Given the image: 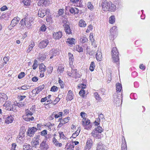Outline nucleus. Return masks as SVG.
Here are the masks:
<instances>
[{
  "mask_svg": "<svg viewBox=\"0 0 150 150\" xmlns=\"http://www.w3.org/2000/svg\"><path fill=\"white\" fill-rule=\"evenodd\" d=\"M111 54L112 59V62L117 64H119V53L117 48L113 47L111 51Z\"/></svg>",
  "mask_w": 150,
  "mask_h": 150,
  "instance_id": "obj_1",
  "label": "nucleus"
},
{
  "mask_svg": "<svg viewBox=\"0 0 150 150\" xmlns=\"http://www.w3.org/2000/svg\"><path fill=\"white\" fill-rule=\"evenodd\" d=\"M120 97H121V96H118L116 94L114 95L113 101L116 106H119L122 104L121 102L122 100H121V99L120 98Z\"/></svg>",
  "mask_w": 150,
  "mask_h": 150,
  "instance_id": "obj_2",
  "label": "nucleus"
},
{
  "mask_svg": "<svg viewBox=\"0 0 150 150\" xmlns=\"http://www.w3.org/2000/svg\"><path fill=\"white\" fill-rule=\"evenodd\" d=\"M38 129L35 127H30L26 132L27 134L30 137H33Z\"/></svg>",
  "mask_w": 150,
  "mask_h": 150,
  "instance_id": "obj_3",
  "label": "nucleus"
},
{
  "mask_svg": "<svg viewBox=\"0 0 150 150\" xmlns=\"http://www.w3.org/2000/svg\"><path fill=\"white\" fill-rule=\"evenodd\" d=\"M111 2H108L107 0H103L101 6L102 7L103 10L104 11H108L109 7L111 5Z\"/></svg>",
  "mask_w": 150,
  "mask_h": 150,
  "instance_id": "obj_4",
  "label": "nucleus"
},
{
  "mask_svg": "<svg viewBox=\"0 0 150 150\" xmlns=\"http://www.w3.org/2000/svg\"><path fill=\"white\" fill-rule=\"evenodd\" d=\"M34 20V19L33 18L31 17H30L29 18L26 17L25 27H26L28 29H30L31 28V26L33 24Z\"/></svg>",
  "mask_w": 150,
  "mask_h": 150,
  "instance_id": "obj_5",
  "label": "nucleus"
},
{
  "mask_svg": "<svg viewBox=\"0 0 150 150\" xmlns=\"http://www.w3.org/2000/svg\"><path fill=\"white\" fill-rule=\"evenodd\" d=\"M49 43V41L48 39H45L41 41L39 45V47L40 49H44L46 47Z\"/></svg>",
  "mask_w": 150,
  "mask_h": 150,
  "instance_id": "obj_6",
  "label": "nucleus"
},
{
  "mask_svg": "<svg viewBox=\"0 0 150 150\" xmlns=\"http://www.w3.org/2000/svg\"><path fill=\"white\" fill-rule=\"evenodd\" d=\"M64 23L63 25L64 28V30L67 34H68L69 35L71 34V30L70 29V27L69 25L67 24V22L66 21H64Z\"/></svg>",
  "mask_w": 150,
  "mask_h": 150,
  "instance_id": "obj_7",
  "label": "nucleus"
},
{
  "mask_svg": "<svg viewBox=\"0 0 150 150\" xmlns=\"http://www.w3.org/2000/svg\"><path fill=\"white\" fill-rule=\"evenodd\" d=\"M77 70L76 69H71V75L69 74V76L76 79L77 78H80L81 75L77 72Z\"/></svg>",
  "mask_w": 150,
  "mask_h": 150,
  "instance_id": "obj_8",
  "label": "nucleus"
},
{
  "mask_svg": "<svg viewBox=\"0 0 150 150\" xmlns=\"http://www.w3.org/2000/svg\"><path fill=\"white\" fill-rule=\"evenodd\" d=\"M3 118L5 119V123L7 124L11 123L14 120L13 118L11 115H4L3 116Z\"/></svg>",
  "mask_w": 150,
  "mask_h": 150,
  "instance_id": "obj_9",
  "label": "nucleus"
},
{
  "mask_svg": "<svg viewBox=\"0 0 150 150\" xmlns=\"http://www.w3.org/2000/svg\"><path fill=\"white\" fill-rule=\"evenodd\" d=\"M62 33L59 31L56 32H54L52 37L55 40H59L62 37Z\"/></svg>",
  "mask_w": 150,
  "mask_h": 150,
  "instance_id": "obj_10",
  "label": "nucleus"
},
{
  "mask_svg": "<svg viewBox=\"0 0 150 150\" xmlns=\"http://www.w3.org/2000/svg\"><path fill=\"white\" fill-rule=\"evenodd\" d=\"M6 106V109L9 111H13V112L16 111V107L15 105H13L12 104H6V105H4Z\"/></svg>",
  "mask_w": 150,
  "mask_h": 150,
  "instance_id": "obj_11",
  "label": "nucleus"
},
{
  "mask_svg": "<svg viewBox=\"0 0 150 150\" xmlns=\"http://www.w3.org/2000/svg\"><path fill=\"white\" fill-rule=\"evenodd\" d=\"M46 142V141H43L40 144V148L41 150H47L48 149V145Z\"/></svg>",
  "mask_w": 150,
  "mask_h": 150,
  "instance_id": "obj_12",
  "label": "nucleus"
},
{
  "mask_svg": "<svg viewBox=\"0 0 150 150\" xmlns=\"http://www.w3.org/2000/svg\"><path fill=\"white\" fill-rule=\"evenodd\" d=\"M69 11L72 14H75L78 13L79 11V10L75 7L73 8L71 7H69Z\"/></svg>",
  "mask_w": 150,
  "mask_h": 150,
  "instance_id": "obj_13",
  "label": "nucleus"
},
{
  "mask_svg": "<svg viewBox=\"0 0 150 150\" xmlns=\"http://www.w3.org/2000/svg\"><path fill=\"white\" fill-rule=\"evenodd\" d=\"M20 18L17 17L14 18L11 21V25H12V28L14 27L18 23Z\"/></svg>",
  "mask_w": 150,
  "mask_h": 150,
  "instance_id": "obj_14",
  "label": "nucleus"
},
{
  "mask_svg": "<svg viewBox=\"0 0 150 150\" xmlns=\"http://www.w3.org/2000/svg\"><path fill=\"white\" fill-rule=\"evenodd\" d=\"M74 98V95L71 90H69L68 91L67 96V97L66 100H71Z\"/></svg>",
  "mask_w": 150,
  "mask_h": 150,
  "instance_id": "obj_15",
  "label": "nucleus"
},
{
  "mask_svg": "<svg viewBox=\"0 0 150 150\" xmlns=\"http://www.w3.org/2000/svg\"><path fill=\"white\" fill-rule=\"evenodd\" d=\"M105 146L101 142H100L97 144L96 150H106L105 149Z\"/></svg>",
  "mask_w": 150,
  "mask_h": 150,
  "instance_id": "obj_16",
  "label": "nucleus"
},
{
  "mask_svg": "<svg viewBox=\"0 0 150 150\" xmlns=\"http://www.w3.org/2000/svg\"><path fill=\"white\" fill-rule=\"evenodd\" d=\"M68 55L69 57V64L70 65H71L73 64L74 60L73 55L71 52H69Z\"/></svg>",
  "mask_w": 150,
  "mask_h": 150,
  "instance_id": "obj_17",
  "label": "nucleus"
},
{
  "mask_svg": "<svg viewBox=\"0 0 150 150\" xmlns=\"http://www.w3.org/2000/svg\"><path fill=\"white\" fill-rule=\"evenodd\" d=\"M122 89V85L121 83H118L116 84V90L117 95H120V94H118V93H120Z\"/></svg>",
  "mask_w": 150,
  "mask_h": 150,
  "instance_id": "obj_18",
  "label": "nucleus"
},
{
  "mask_svg": "<svg viewBox=\"0 0 150 150\" xmlns=\"http://www.w3.org/2000/svg\"><path fill=\"white\" fill-rule=\"evenodd\" d=\"M66 42L70 45H74L76 42L75 39L73 38H69L67 39Z\"/></svg>",
  "mask_w": 150,
  "mask_h": 150,
  "instance_id": "obj_19",
  "label": "nucleus"
},
{
  "mask_svg": "<svg viewBox=\"0 0 150 150\" xmlns=\"http://www.w3.org/2000/svg\"><path fill=\"white\" fill-rule=\"evenodd\" d=\"M93 142L91 139H88L86 143V146L88 149H91L92 145Z\"/></svg>",
  "mask_w": 150,
  "mask_h": 150,
  "instance_id": "obj_20",
  "label": "nucleus"
},
{
  "mask_svg": "<svg viewBox=\"0 0 150 150\" xmlns=\"http://www.w3.org/2000/svg\"><path fill=\"white\" fill-rule=\"evenodd\" d=\"M39 69L41 72H44L46 69V67L43 63H41L39 65Z\"/></svg>",
  "mask_w": 150,
  "mask_h": 150,
  "instance_id": "obj_21",
  "label": "nucleus"
},
{
  "mask_svg": "<svg viewBox=\"0 0 150 150\" xmlns=\"http://www.w3.org/2000/svg\"><path fill=\"white\" fill-rule=\"evenodd\" d=\"M116 10V6L115 5L111 2V5L109 7L108 11L111 12L115 11Z\"/></svg>",
  "mask_w": 150,
  "mask_h": 150,
  "instance_id": "obj_22",
  "label": "nucleus"
},
{
  "mask_svg": "<svg viewBox=\"0 0 150 150\" xmlns=\"http://www.w3.org/2000/svg\"><path fill=\"white\" fill-rule=\"evenodd\" d=\"M88 40V38H86V37H83L80 39V41L83 44H84V45H83V46H85L86 45H87Z\"/></svg>",
  "mask_w": 150,
  "mask_h": 150,
  "instance_id": "obj_23",
  "label": "nucleus"
},
{
  "mask_svg": "<svg viewBox=\"0 0 150 150\" xmlns=\"http://www.w3.org/2000/svg\"><path fill=\"white\" fill-rule=\"evenodd\" d=\"M58 52V51L57 49L53 48L50 50L49 51V54L51 55H53L54 56H55Z\"/></svg>",
  "mask_w": 150,
  "mask_h": 150,
  "instance_id": "obj_24",
  "label": "nucleus"
},
{
  "mask_svg": "<svg viewBox=\"0 0 150 150\" xmlns=\"http://www.w3.org/2000/svg\"><path fill=\"white\" fill-rule=\"evenodd\" d=\"M39 144V140L33 139L32 141V145L33 147H36V146Z\"/></svg>",
  "mask_w": 150,
  "mask_h": 150,
  "instance_id": "obj_25",
  "label": "nucleus"
},
{
  "mask_svg": "<svg viewBox=\"0 0 150 150\" xmlns=\"http://www.w3.org/2000/svg\"><path fill=\"white\" fill-rule=\"evenodd\" d=\"M45 86L44 84H42L40 85L39 86L37 87L35 89V90L37 88V91H36V93L38 94L40 91H41L43 89H44Z\"/></svg>",
  "mask_w": 150,
  "mask_h": 150,
  "instance_id": "obj_26",
  "label": "nucleus"
},
{
  "mask_svg": "<svg viewBox=\"0 0 150 150\" xmlns=\"http://www.w3.org/2000/svg\"><path fill=\"white\" fill-rule=\"evenodd\" d=\"M84 120L82 121V124L83 126L89 125L90 123V120L88 119L86 120V118H85L84 119Z\"/></svg>",
  "mask_w": 150,
  "mask_h": 150,
  "instance_id": "obj_27",
  "label": "nucleus"
},
{
  "mask_svg": "<svg viewBox=\"0 0 150 150\" xmlns=\"http://www.w3.org/2000/svg\"><path fill=\"white\" fill-rule=\"evenodd\" d=\"M26 17H25L24 18H23L21 19L20 23V25H21V26H22V27H25L26 24Z\"/></svg>",
  "mask_w": 150,
  "mask_h": 150,
  "instance_id": "obj_28",
  "label": "nucleus"
},
{
  "mask_svg": "<svg viewBox=\"0 0 150 150\" xmlns=\"http://www.w3.org/2000/svg\"><path fill=\"white\" fill-rule=\"evenodd\" d=\"M86 25L85 22L82 19L80 20L79 23V25L81 27H84Z\"/></svg>",
  "mask_w": 150,
  "mask_h": 150,
  "instance_id": "obj_29",
  "label": "nucleus"
},
{
  "mask_svg": "<svg viewBox=\"0 0 150 150\" xmlns=\"http://www.w3.org/2000/svg\"><path fill=\"white\" fill-rule=\"evenodd\" d=\"M35 46V44L33 42H32L31 43L29 46L27 50V52H29Z\"/></svg>",
  "mask_w": 150,
  "mask_h": 150,
  "instance_id": "obj_30",
  "label": "nucleus"
},
{
  "mask_svg": "<svg viewBox=\"0 0 150 150\" xmlns=\"http://www.w3.org/2000/svg\"><path fill=\"white\" fill-rule=\"evenodd\" d=\"M25 112L26 116L27 117H28L29 115L32 116L34 113L33 112L30 111V110H29L28 109H25Z\"/></svg>",
  "mask_w": 150,
  "mask_h": 150,
  "instance_id": "obj_31",
  "label": "nucleus"
},
{
  "mask_svg": "<svg viewBox=\"0 0 150 150\" xmlns=\"http://www.w3.org/2000/svg\"><path fill=\"white\" fill-rule=\"evenodd\" d=\"M115 17L113 15H112L109 18V22L110 23L112 24L115 22Z\"/></svg>",
  "mask_w": 150,
  "mask_h": 150,
  "instance_id": "obj_32",
  "label": "nucleus"
},
{
  "mask_svg": "<svg viewBox=\"0 0 150 150\" xmlns=\"http://www.w3.org/2000/svg\"><path fill=\"white\" fill-rule=\"evenodd\" d=\"M1 98L3 102L5 101L8 99V97L6 94L4 93H1Z\"/></svg>",
  "mask_w": 150,
  "mask_h": 150,
  "instance_id": "obj_33",
  "label": "nucleus"
},
{
  "mask_svg": "<svg viewBox=\"0 0 150 150\" xmlns=\"http://www.w3.org/2000/svg\"><path fill=\"white\" fill-rule=\"evenodd\" d=\"M95 67L94 62H91L90 67V71H93Z\"/></svg>",
  "mask_w": 150,
  "mask_h": 150,
  "instance_id": "obj_34",
  "label": "nucleus"
},
{
  "mask_svg": "<svg viewBox=\"0 0 150 150\" xmlns=\"http://www.w3.org/2000/svg\"><path fill=\"white\" fill-rule=\"evenodd\" d=\"M124 142H122V150H127V144L125 139H124Z\"/></svg>",
  "mask_w": 150,
  "mask_h": 150,
  "instance_id": "obj_35",
  "label": "nucleus"
},
{
  "mask_svg": "<svg viewBox=\"0 0 150 150\" xmlns=\"http://www.w3.org/2000/svg\"><path fill=\"white\" fill-rule=\"evenodd\" d=\"M23 2L25 5L28 6L30 5L31 0H23Z\"/></svg>",
  "mask_w": 150,
  "mask_h": 150,
  "instance_id": "obj_36",
  "label": "nucleus"
},
{
  "mask_svg": "<svg viewBox=\"0 0 150 150\" xmlns=\"http://www.w3.org/2000/svg\"><path fill=\"white\" fill-rule=\"evenodd\" d=\"M47 29L46 27L45 24H43L40 27V30L42 32H45Z\"/></svg>",
  "mask_w": 150,
  "mask_h": 150,
  "instance_id": "obj_37",
  "label": "nucleus"
},
{
  "mask_svg": "<svg viewBox=\"0 0 150 150\" xmlns=\"http://www.w3.org/2000/svg\"><path fill=\"white\" fill-rule=\"evenodd\" d=\"M87 7L88 9L92 10L93 9V6L92 4H91V2H89L87 4Z\"/></svg>",
  "mask_w": 150,
  "mask_h": 150,
  "instance_id": "obj_38",
  "label": "nucleus"
},
{
  "mask_svg": "<svg viewBox=\"0 0 150 150\" xmlns=\"http://www.w3.org/2000/svg\"><path fill=\"white\" fill-rule=\"evenodd\" d=\"M46 58V57L45 55L44 54L41 56L39 55L38 56V59L40 61H44Z\"/></svg>",
  "mask_w": 150,
  "mask_h": 150,
  "instance_id": "obj_39",
  "label": "nucleus"
},
{
  "mask_svg": "<svg viewBox=\"0 0 150 150\" xmlns=\"http://www.w3.org/2000/svg\"><path fill=\"white\" fill-rule=\"evenodd\" d=\"M58 82L61 86V88H64L63 82L59 77L58 78Z\"/></svg>",
  "mask_w": 150,
  "mask_h": 150,
  "instance_id": "obj_40",
  "label": "nucleus"
},
{
  "mask_svg": "<svg viewBox=\"0 0 150 150\" xmlns=\"http://www.w3.org/2000/svg\"><path fill=\"white\" fill-rule=\"evenodd\" d=\"M58 89V88L55 86H52L50 89V91L52 92H55L57 91Z\"/></svg>",
  "mask_w": 150,
  "mask_h": 150,
  "instance_id": "obj_41",
  "label": "nucleus"
},
{
  "mask_svg": "<svg viewBox=\"0 0 150 150\" xmlns=\"http://www.w3.org/2000/svg\"><path fill=\"white\" fill-rule=\"evenodd\" d=\"M85 94V91L81 89L80 90L79 92V94L80 96H82L83 97L84 96V95Z\"/></svg>",
  "mask_w": 150,
  "mask_h": 150,
  "instance_id": "obj_42",
  "label": "nucleus"
},
{
  "mask_svg": "<svg viewBox=\"0 0 150 150\" xmlns=\"http://www.w3.org/2000/svg\"><path fill=\"white\" fill-rule=\"evenodd\" d=\"M94 129H95L96 131H98V132H100V133H101L103 130V129L100 126H98L95 128Z\"/></svg>",
  "mask_w": 150,
  "mask_h": 150,
  "instance_id": "obj_43",
  "label": "nucleus"
},
{
  "mask_svg": "<svg viewBox=\"0 0 150 150\" xmlns=\"http://www.w3.org/2000/svg\"><path fill=\"white\" fill-rule=\"evenodd\" d=\"M44 5L47 6L49 5L50 4V0H44Z\"/></svg>",
  "mask_w": 150,
  "mask_h": 150,
  "instance_id": "obj_44",
  "label": "nucleus"
},
{
  "mask_svg": "<svg viewBox=\"0 0 150 150\" xmlns=\"http://www.w3.org/2000/svg\"><path fill=\"white\" fill-rule=\"evenodd\" d=\"M45 16V14L44 15V14L43 13H42V12L41 10H40V11H38V16L39 17H40L41 18H43Z\"/></svg>",
  "mask_w": 150,
  "mask_h": 150,
  "instance_id": "obj_45",
  "label": "nucleus"
},
{
  "mask_svg": "<svg viewBox=\"0 0 150 150\" xmlns=\"http://www.w3.org/2000/svg\"><path fill=\"white\" fill-rule=\"evenodd\" d=\"M86 86V84L83 83L79 84L78 86V87L79 88H81L82 89L85 88Z\"/></svg>",
  "mask_w": 150,
  "mask_h": 150,
  "instance_id": "obj_46",
  "label": "nucleus"
},
{
  "mask_svg": "<svg viewBox=\"0 0 150 150\" xmlns=\"http://www.w3.org/2000/svg\"><path fill=\"white\" fill-rule=\"evenodd\" d=\"M25 74L24 72H21V73L18 75V78L19 79L22 78L25 76Z\"/></svg>",
  "mask_w": 150,
  "mask_h": 150,
  "instance_id": "obj_47",
  "label": "nucleus"
},
{
  "mask_svg": "<svg viewBox=\"0 0 150 150\" xmlns=\"http://www.w3.org/2000/svg\"><path fill=\"white\" fill-rule=\"evenodd\" d=\"M44 0H39L38 3V5L39 6H44Z\"/></svg>",
  "mask_w": 150,
  "mask_h": 150,
  "instance_id": "obj_48",
  "label": "nucleus"
},
{
  "mask_svg": "<svg viewBox=\"0 0 150 150\" xmlns=\"http://www.w3.org/2000/svg\"><path fill=\"white\" fill-rule=\"evenodd\" d=\"M94 134L92 135L93 137L95 138H96L98 139H100L101 137V134H95V132H94Z\"/></svg>",
  "mask_w": 150,
  "mask_h": 150,
  "instance_id": "obj_49",
  "label": "nucleus"
},
{
  "mask_svg": "<svg viewBox=\"0 0 150 150\" xmlns=\"http://www.w3.org/2000/svg\"><path fill=\"white\" fill-rule=\"evenodd\" d=\"M90 39L91 42H93L95 41L94 39L93 38V33H91L89 35Z\"/></svg>",
  "mask_w": 150,
  "mask_h": 150,
  "instance_id": "obj_50",
  "label": "nucleus"
},
{
  "mask_svg": "<svg viewBox=\"0 0 150 150\" xmlns=\"http://www.w3.org/2000/svg\"><path fill=\"white\" fill-rule=\"evenodd\" d=\"M64 68L63 67H58L57 69V71L60 72V73H61L63 71H64Z\"/></svg>",
  "mask_w": 150,
  "mask_h": 150,
  "instance_id": "obj_51",
  "label": "nucleus"
},
{
  "mask_svg": "<svg viewBox=\"0 0 150 150\" xmlns=\"http://www.w3.org/2000/svg\"><path fill=\"white\" fill-rule=\"evenodd\" d=\"M137 94L135 93H131L130 95V97L132 99H136L137 98L136 96Z\"/></svg>",
  "mask_w": 150,
  "mask_h": 150,
  "instance_id": "obj_52",
  "label": "nucleus"
},
{
  "mask_svg": "<svg viewBox=\"0 0 150 150\" xmlns=\"http://www.w3.org/2000/svg\"><path fill=\"white\" fill-rule=\"evenodd\" d=\"M64 13V9H60L58 11V13L59 16H61L63 15Z\"/></svg>",
  "mask_w": 150,
  "mask_h": 150,
  "instance_id": "obj_53",
  "label": "nucleus"
},
{
  "mask_svg": "<svg viewBox=\"0 0 150 150\" xmlns=\"http://www.w3.org/2000/svg\"><path fill=\"white\" fill-rule=\"evenodd\" d=\"M47 134V131L45 129L43 130L40 132V134L42 136H44Z\"/></svg>",
  "mask_w": 150,
  "mask_h": 150,
  "instance_id": "obj_54",
  "label": "nucleus"
},
{
  "mask_svg": "<svg viewBox=\"0 0 150 150\" xmlns=\"http://www.w3.org/2000/svg\"><path fill=\"white\" fill-rule=\"evenodd\" d=\"M77 51L79 52H83V48L80 47L79 45H77V47H76Z\"/></svg>",
  "mask_w": 150,
  "mask_h": 150,
  "instance_id": "obj_55",
  "label": "nucleus"
},
{
  "mask_svg": "<svg viewBox=\"0 0 150 150\" xmlns=\"http://www.w3.org/2000/svg\"><path fill=\"white\" fill-rule=\"evenodd\" d=\"M94 94L95 96L96 99V100H99L100 99V98L98 93L95 92L94 93Z\"/></svg>",
  "mask_w": 150,
  "mask_h": 150,
  "instance_id": "obj_56",
  "label": "nucleus"
},
{
  "mask_svg": "<svg viewBox=\"0 0 150 150\" xmlns=\"http://www.w3.org/2000/svg\"><path fill=\"white\" fill-rule=\"evenodd\" d=\"M38 80V78L36 76L33 77L31 79L32 81L34 82H36Z\"/></svg>",
  "mask_w": 150,
  "mask_h": 150,
  "instance_id": "obj_57",
  "label": "nucleus"
},
{
  "mask_svg": "<svg viewBox=\"0 0 150 150\" xmlns=\"http://www.w3.org/2000/svg\"><path fill=\"white\" fill-rule=\"evenodd\" d=\"M96 58L98 61H100L101 60V58L102 57V55L100 54L99 55H96Z\"/></svg>",
  "mask_w": 150,
  "mask_h": 150,
  "instance_id": "obj_58",
  "label": "nucleus"
},
{
  "mask_svg": "<svg viewBox=\"0 0 150 150\" xmlns=\"http://www.w3.org/2000/svg\"><path fill=\"white\" fill-rule=\"evenodd\" d=\"M1 11H4L8 9V8L6 6H4L0 8Z\"/></svg>",
  "mask_w": 150,
  "mask_h": 150,
  "instance_id": "obj_59",
  "label": "nucleus"
},
{
  "mask_svg": "<svg viewBox=\"0 0 150 150\" xmlns=\"http://www.w3.org/2000/svg\"><path fill=\"white\" fill-rule=\"evenodd\" d=\"M99 120H105V118L103 115L102 114H100L99 115Z\"/></svg>",
  "mask_w": 150,
  "mask_h": 150,
  "instance_id": "obj_60",
  "label": "nucleus"
},
{
  "mask_svg": "<svg viewBox=\"0 0 150 150\" xmlns=\"http://www.w3.org/2000/svg\"><path fill=\"white\" fill-rule=\"evenodd\" d=\"M59 133L60 135V138L65 139L64 137H65L63 132H59Z\"/></svg>",
  "mask_w": 150,
  "mask_h": 150,
  "instance_id": "obj_61",
  "label": "nucleus"
},
{
  "mask_svg": "<svg viewBox=\"0 0 150 150\" xmlns=\"http://www.w3.org/2000/svg\"><path fill=\"white\" fill-rule=\"evenodd\" d=\"M30 111L31 110L33 112L35 111V105H33L31 108H30Z\"/></svg>",
  "mask_w": 150,
  "mask_h": 150,
  "instance_id": "obj_62",
  "label": "nucleus"
},
{
  "mask_svg": "<svg viewBox=\"0 0 150 150\" xmlns=\"http://www.w3.org/2000/svg\"><path fill=\"white\" fill-rule=\"evenodd\" d=\"M87 53L90 55H92L94 53V52L93 50L91 51L90 50H87Z\"/></svg>",
  "mask_w": 150,
  "mask_h": 150,
  "instance_id": "obj_63",
  "label": "nucleus"
},
{
  "mask_svg": "<svg viewBox=\"0 0 150 150\" xmlns=\"http://www.w3.org/2000/svg\"><path fill=\"white\" fill-rule=\"evenodd\" d=\"M86 113L84 112H82L80 113V116H81V118H83V119H85V115Z\"/></svg>",
  "mask_w": 150,
  "mask_h": 150,
  "instance_id": "obj_64",
  "label": "nucleus"
}]
</instances>
